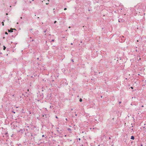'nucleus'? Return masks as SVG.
Here are the masks:
<instances>
[{
    "mask_svg": "<svg viewBox=\"0 0 146 146\" xmlns=\"http://www.w3.org/2000/svg\"><path fill=\"white\" fill-rule=\"evenodd\" d=\"M123 21V20L121 19H118V22H122Z\"/></svg>",
    "mask_w": 146,
    "mask_h": 146,
    "instance_id": "obj_1",
    "label": "nucleus"
},
{
    "mask_svg": "<svg viewBox=\"0 0 146 146\" xmlns=\"http://www.w3.org/2000/svg\"><path fill=\"white\" fill-rule=\"evenodd\" d=\"M131 139H133V140L134 139V137L133 136H132L131 137Z\"/></svg>",
    "mask_w": 146,
    "mask_h": 146,
    "instance_id": "obj_2",
    "label": "nucleus"
},
{
    "mask_svg": "<svg viewBox=\"0 0 146 146\" xmlns=\"http://www.w3.org/2000/svg\"><path fill=\"white\" fill-rule=\"evenodd\" d=\"M9 32H12L13 31H12L11 29V30H8Z\"/></svg>",
    "mask_w": 146,
    "mask_h": 146,
    "instance_id": "obj_3",
    "label": "nucleus"
},
{
    "mask_svg": "<svg viewBox=\"0 0 146 146\" xmlns=\"http://www.w3.org/2000/svg\"><path fill=\"white\" fill-rule=\"evenodd\" d=\"M3 47H4L3 50H5L6 48V47H5V46H4Z\"/></svg>",
    "mask_w": 146,
    "mask_h": 146,
    "instance_id": "obj_4",
    "label": "nucleus"
},
{
    "mask_svg": "<svg viewBox=\"0 0 146 146\" xmlns=\"http://www.w3.org/2000/svg\"><path fill=\"white\" fill-rule=\"evenodd\" d=\"M79 101H80V102H82V99H80V100H79Z\"/></svg>",
    "mask_w": 146,
    "mask_h": 146,
    "instance_id": "obj_5",
    "label": "nucleus"
},
{
    "mask_svg": "<svg viewBox=\"0 0 146 146\" xmlns=\"http://www.w3.org/2000/svg\"><path fill=\"white\" fill-rule=\"evenodd\" d=\"M2 25H3V26H4V23H3V22H2Z\"/></svg>",
    "mask_w": 146,
    "mask_h": 146,
    "instance_id": "obj_6",
    "label": "nucleus"
},
{
    "mask_svg": "<svg viewBox=\"0 0 146 146\" xmlns=\"http://www.w3.org/2000/svg\"><path fill=\"white\" fill-rule=\"evenodd\" d=\"M71 61L72 62H74V61L73 60V59H72L71 60Z\"/></svg>",
    "mask_w": 146,
    "mask_h": 146,
    "instance_id": "obj_7",
    "label": "nucleus"
},
{
    "mask_svg": "<svg viewBox=\"0 0 146 146\" xmlns=\"http://www.w3.org/2000/svg\"><path fill=\"white\" fill-rule=\"evenodd\" d=\"M11 29V30H12V31H13V30H16V29Z\"/></svg>",
    "mask_w": 146,
    "mask_h": 146,
    "instance_id": "obj_8",
    "label": "nucleus"
},
{
    "mask_svg": "<svg viewBox=\"0 0 146 146\" xmlns=\"http://www.w3.org/2000/svg\"><path fill=\"white\" fill-rule=\"evenodd\" d=\"M30 134L31 135V136L32 137L33 136V135L31 133H30Z\"/></svg>",
    "mask_w": 146,
    "mask_h": 146,
    "instance_id": "obj_9",
    "label": "nucleus"
},
{
    "mask_svg": "<svg viewBox=\"0 0 146 146\" xmlns=\"http://www.w3.org/2000/svg\"><path fill=\"white\" fill-rule=\"evenodd\" d=\"M56 22H56V21H54V24L56 23Z\"/></svg>",
    "mask_w": 146,
    "mask_h": 146,
    "instance_id": "obj_10",
    "label": "nucleus"
},
{
    "mask_svg": "<svg viewBox=\"0 0 146 146\" xmlns=\"http://www.w3.org/2000/svg\"><path fill=\"white\" fill-rule=\"evenodd\" d=\"M5 34H8V33H7V32H5Z\"/></svg>",
    "mask_w": 146,
    "mask_h": 146,
    "instance_id": "obj_11",
    "label": "nucleus"
},
{
    "mask_svg": "<svg viewBox=\"0 0 146 146\" xmlns=\"http://www.w3.org/2000/svg\"><path fill=\"white\" fill-rule=\"evenodd\" d=\"M121 102H119V104H121Z\"/></svg>",
    "mask_w": 146,
    "mask_h": 146,
    "instance_id": "obj_12",
    "label": "nucleus"
},
{
    "mask_svg": "<svg viewBox=\"0 0 146 146\" xmlns=\"http://www.w3.org/2000/svg\"><path fill=\"white\" fill-rule=\"evenodd\" d=\"M64 10H66L67 9L66 8H64Z\"/></svg>",
    "mask_w": 146,
    "mask_h": 146,
    "instance_id": "obj_13",
    "label": "nucleus"
},
{
    "mask_svg": "<svg viewBox=\"0 0 146 146\" xmlns=\"http://www.w3.org/2000/svg\"><path fill=\"white\" fill-rule=\"evenodd\" d=\"M44 135H42V137H44Z\"/></svg>",
    "mask_w": 146,
    "mask_h": 146,
    "instance_id": "obj_14",
    "label": "nucleus"
},
{
    "mask_svg": "<svg viewBox=\"0 0 146 146\" xmlns=\"http://www.w3.org/2000/svg\"><path fill=\"white\" fill-rule=\"evenodd\" d=\"M46 31H44V33H46Z\"/></svg>",
    "mask_w": 146,
    "mask_h": 146,
    "instance_id": "obj_15",
    "label": "nucleus"
},
{
    "mask_svg": "<svg viewBox=\"0 0 146 146\" xmlns=\"http://www.w3.org/2000/svg\"><path fill=\"white\" fill-rule=\"evenodd\" d=\"M52 41L53 42V41H54V39H53V40H52Z\"/></svg>",
    "mask_w": 146,
    "mask_h": 146,
    "instance_id": "obj_16",
    "label": "nucleus"
},
{
    "mask_svg": "<svg viewBox=\"0 0 146 146\" xmlns=\"http://www.w3.org/2000/svg\"><path fill=\"white\" fill-rule=\"evenodd\" d=\"M56 118H57H57H58V117H57V116H56Z\"/></svg>",
    "mask_w": 146,
    "mask_h": 146,
    "instance_id": "obj_17",
    "label": "nucleus"
},
{
    "mask_svg": "<svg viewBox=\"0 0 146 146\" xmlns=\"http://www.w3.org/2000/svg\"><path fill=\"white\" fill-rule=\"evenodd\" d=\"M67 121L68 120H67V118H66L65 119Z\"/></svg>",
    "mask_w": 146,
    "mask_h": 146,
    "instance_id": "obj_18",
    "label": "nucleus"
},
{
    "mask_svg": "<svg viewBox=\"0 0 146 146\" xmlns=\"http://www.w3.org/2000/svg\"><path fill=\"white\" fill-rule=\"evenodd\" d=\"M131 88L133 89V87H131Z\"/></svg>",
    "mask_w": 146,
    "mask_h": 146,
    "instance_id": "obj_19",
    "label": "nucleus"
},
{
    "mask_svg": "<svg viewBox=\"0 0 146 146\" xmlns=\"http://www.w3.org/2000/svg\"><path fill=\"white\" fill-rule=\"evenodd\" d=\"M78 139H79V140H80V139L79 138Z\"/></svg>",
    "mask_w": 146,
    "mask_h": 146,
    "instance_id": "obj_20",
    "label": "nucleus"
},
{
    "mask_svg": "<svg viewBox=\"0 0 146 146\" xmlns=\"http://www.w3.org/2000/svg\"><path fill=\"white\" fill-rule=\"evenodd\" d=\"M68 28H71V27L70 26L68 27Z\"/></svg>",
    "mask_w": 146,
    "mask_h": 146,
    "instance_id": "obj_21",
    "label": "nucleus"
},
{
    "mask_svg": "<svg viewBox=\"0 0 146 146\" xmlns=\"http://www.w3.org/2000/svg\"><path fill=\"white\" fill-rule=\"evenodd\" d=\"M135 51H136V52H137V49H136V50H135Z\"/></svg>",
    "mask_w": 146,
    "mask_h": 146,
    "instance_id": "obj_22",
    "label": "nucleus"
},
{
    "mask_svg": "<svg viewBox=\"0 0 146 146\" xmlns=\"http://www.w3.org/2000/svg\"><path fill=\"white\" fill-rule=\"evenodd\" d=\"M13 112L14 113H15V112H14V111H13Z\"/></svg>",
    "mask_w": 146,
    "mask_h": 146,
    "instance_id": "obj_23",
    "label": "nucleus"
},
{
    "mask_svg": "<svg viewBox=\"0 0 146 146\" xmlns=\"http://www.w3.org/2000/svg\"><path fill=\"white\" fill-rule=\"evenodd\" d=\"M8 15V14L7 13H6V15Z\"/></svg>",
    "mask_w": 146,
    "mask_h": 146,
    "instance_id": "obj_24",
    "label": "nucleus"
},
{
    "mask_svg": "<svg viewBox=\"0 0 146 146\" xmlns=\"http://www.w3.org/2000/svg\"><path fill=\"white\" fill-rule=\"evenodd\" d=\"M71 44L72 45V44H72V43H71Z\"/></svg>",
    "mask_w": 146,
    "mask_h": 146,
    "instance_id": "obj_25",
    "label": "nucleus"
},
{
    "mask_svg": "<svg viewBox=\"0 0 146 146\" xmlns=\"http://www.w3.org/2000/svg\"><path fill=\"white\" fill-rule=\"evenodd\" d=\"M48 4V3H46V4H47V5Z\"/></svg>",
    "mask_w": 146,
    "mask_h": 146,
    "instance_id": "obj_26",
    "label": "nucleus"
},
{
    "mask_svg": "<svg viewBox=\"0 0 146 146\" xmlns=\"http://www.w3.org/2000/svg\"><path fill=\"white\" fill-rule=\"evenodd\" d=\"M141 107H143V106H141Z\"/></svg>",
    "mask_w": 146,
    "mask_h": 146,
    "instance_id": "obj_27",
    "label": "nucleus"
},
{
    "mask_svg": "<svg viewBox=\"0 0 146 146\" xmlns=\"http://www.w3.org/2000/svg\"><path fill=\"white\" fill-rule=\"evenodd\" d=\"M31 1H30V3H31Z\"/></svg>",
    "mask_w": 146,
    "mask_h": 146,
    "instance_id": "obj_28",
    "label": "nucleus"
},
{
    "mask_svg": "<svg viewBox=\"0 0 146 146\" xmlns=\"http://www.w3.org/2000/svg\"><path fill=\"white\" fill-rule=\"evenodd\" d=\"M37 59L38 60L39 58H37Z\"/></svg>",
    "mask_w": 146,
    "mask_h": 146,
    "instance_id": "obj_29",
    "label": "nucleus"
},
{
    "mask_svg": "<svg viewBox=\"0 0 146 146\" xmlns=\"http://www.w3.org/2000/svg\"><path fill=\"white\" fill-rule=\"evenodd\" d=\"M14 96V94L13 95V96Z\"/></svg>",
    "mask_w": 146,
    "mask_h": 146,
    "instance_id": "obj_30",
    "label": "nucleus"
},
{
    "mask_svg": "<svg viewBox=\"0 0 146 146\" xmlns=\"http://www.w3.org/2000/svg\"><path fill=\"white\" fill-rule=\"evenodd\" d=\"M68 130H70V129H68Z\"/></svg>",
    "mask_w": 146,
    "mask_h": 146,
    "instance_id": "obj_31",
    "label": "nucleus"
},
{
    "mask_svg": "<svg viewBox=\"0 0 146 146\" xmlns=\"http://www.w3.org/2000/svg\"><path fill=\"white\" fill-rule=\"evenodd\" d=\"M32 30V29H30V30Z\"/></svg>",
    "mask_w": 146,
    "mask_h": 146,
    "instance_id": "obj_32",
    "label": "nucleus"
},
{
    "mask_svg": "<svg viewBox=\"0 0 146 146\" xmlns=\"http://www.w3.org/2000/svg\"><path fill=\"white\" fill-rule=\"evenodd\" d=\"M7 134V133H6V134Z\"/></svg>",
    "mask_w": 146,
    "mask_h": 146,
    "instance_id": "obj_33",
    "label": "nucleus"
},
{
    "mask_svg": "<svg viewBox=\"0 0 146 146\" xmlns=\"http://www.w3.org/2000/svg\"><path fill=\"white\" fill-rule=\"evenodd\" d=\"M21 19H22V17H21Z\"/></svg>",
    "mask_w": 146,
    "mask_h": 146,
    "instance_id": "obj_34",
    "label": "nucleus"
},
{
    "mask_svg": "<svg viewBox=\"0 0 146 146\" xmlns=\"http://www.w3.org/2000/svg\"><path fill=\"white\" fill-rule=\"evenodd\" d=\"M17 24H18V23H17Z\"/></svg>",
    "mask_w": 146,
    "mask_h": 146,
    "instance_id": "obj_35",
    "label": "nucleus"
},
{
    "mask_svg": "<svg viewBox=\"0 0 146 146\" xmlns=\"http://www.w3.org/2000/svg\"><path fill=\"white\" fill-rule=\"evenodd\" d=\"M137 42H138V40H137Z\"/></svg>",
    "mask_w": 146,
    "mask_h": 146,
    "instance_id": "obj_36",
    "label": "nucleus"
},
{
    "mask_svg": "<svg viewBox=\"0 0 146 146\" xmlns=\"http://www.w3.org/2000/svg\"><path fill=\"white\" fill-rule=\"evenodd\" d=\"M32 1H34V0H32Z\"/></svg>",
    "mask_w": 146,
    "mask_h": 146,
    "instance_id": "obj_37",
    "label": "nucleus"
},
{
    "mask_svg": "<svg viewBox=\"0 0 146 146\" xmlns=\"http://www.w3.org/2000/svg\"><path fill=\"white\" fill-rule=\"evenodd\" d=\"M141 146H142V145H141Z\"/></svg>",
    "mask_w": 146,
    "mask_h": 146,
    "instance_id": "obj_38",
    "label": "nucleus"
}]
</instances>
